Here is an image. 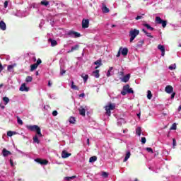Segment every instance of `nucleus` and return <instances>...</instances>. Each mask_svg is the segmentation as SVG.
<instances>
[{
	"instance_id": "obj_16",
	"label": "nucleus",
	"mask_w": 181,
	"mask_h": 181,
	"mask_svg": "<svg viewBox=\"0 0 181 181\" xmlns=\"http://www.w3.org/2000/svg\"><path fill=\"white\" fill-rule=\"evenodd\" d=\"M20 91H29V88L26 87L25 83H23L20 87Z\"/></svg>"
},
{
	"instance_id": "obj_6",
	"label": "nucleus",
	"mask_w": 181,
	"mask_h": 181,
	"mask_svg": "<svg viewBox=\"0 0 181 181\" xmlns=\"http://www.w3.org/2000/svg\"><path fill=\"white\" fill-rule=\"evenodd\" d=\"M68 36H71V37H81V34L78 32L71 30L67 33Z\"/></svg>"
},
{
	"instance_id": "obj_31",
	"label": "nucleus",
	"mask_w": 181,
	"mask_h": 181,
	"mask_svg": "<svg viewBox=\"0 0 181 181\" xmlns=\"http://www.w3.org/2000/svg\"><path fill=\"white\" fill-rule=\"evenodd\" d=\"M94 64L95 66H103V62H102L101 59H98L94 62Z\"/></svg>"
},
{
	"instance_id": "obj_42",
	"label": "nucleus",
	"mask_w": 181,
	"mask_h": 181,
	"mask_svg": "<svg viewBox=\"0 0 181 181\" xmlns=\"http://www.w3.org/2000/svg\"><path fill=\"white\" fill-rule=\"evenodd\" d=\"M101 176L103 177H108V173L107 172H102Z\"/></svg>"
},
{
	"instance_id": "obj_3",
	"label": "nucleus",
	"mask_w": 181,
	"mask_h": 181,
	"mask_svg": "<svg viewBox=\"0 0 181 181\" xmlns=\"http://www.w3.org/2000/svg\"><path fill=\"white\" fill-rule=\"evenodd\" d=\"M115 108V103H109L107 105L105 106L106 115H107L108 117H111V111H112Z\"/></svg>"
},
{
	"instance_id": "obj_33",
	"label": "nucleus",
	"mask_w": 181,
	"mask_h": 181,
	"mask_svg": "<svg viewBox=\"0 0 181 181\" xmlns=\"http://www.w3.org/2000/svg\"><path fill=\"white\" fill-rule=\"evenodd\" d=\"M16 134V132H12V131H8L7 132V136H13V135H15Z\"/></svg>"
},
{
	"instance_id": "obj_10",
	"label": "nucleus",
	"mask_w": 181,
	"mask_h": 181,
	"mask_svg": "<svg viewBox=\"0 0 181 181\" xmlns=\"http://www.w3.org/2000/svg\"><path fill=\"white\" fill-rule=\"evenodd\" d=\"M158 49L160 50L161 52V56H165V52H166V49L165 48V46L162 45H158Z\"/></svg>"
},
{
	"instance_id": "obj_49",
	"label": "nucleus",
	"mask_w": 181,
	"mask_h": 181,
	"mask_svg": "<svg viewBox=\"0 0 181 181\" xmlns=\"http://www.w3.org/2000/svg\"><path fill=\"white\" fill-rule=\"evenodd\" d=\"M57 114H58L57 110H54L52 112L53 117H57Z\"/></svg>"
},
{
	"instance_id": "obj_5",
	"label": "nucleus",
	"mask_w": 181,
	"mask_h": 181,
	"mask_svg": "<svg viewBox=\"0 0 181 181\" xmlns=\"http://www.w3.org/2000/svg\"><path fill=\"white\" fill-rule=\"evenodd\" d=\"M156 23H158V25H162L163 28H166V25H168V21L162 20V18H160V17L159 16H156Z\"/></svg>"
},
{
	"instance_id": "obj_4",
	"label": "nucleus",
	"mask_w": 181,
	"mask_h": 181,
	"mask_svg": "<svg viewBox=\"0 0 181 181\" xmlns=\"http://www.w3.org/2000/svg\"><path fill=\"white\" fill-rule=\"evenodd\" d=\"M122 95H127V94H134V90L129 88V85L127 84L123 86V90L121 92Z\"/></svg>"
},
{
	"instance_id": "obj_9",
	"label": "nucleus",
	"mask_w": 181,
	"mask_h": 181,
	"mask_svg": "<svg viewBox=\"0 0 181 181\" xmlns=\"http://www.w3.org/2000/svg\"><path fill=\"white\" fill-rule=\"evenodd\" d=\"M165 91L168 94H171V93H173V87L170 85H168L165 87Z\"/></svg>"
},
{
	"instance_id": "obj_28",
	"label": "nucleus",
	"mask_w": 181,
	"mask_h": 181,
	"mask_svg": "<svg viewBox=\"0 0 181 181\" xmlns=\"http://www.w3.org/2000/svg\"><path fill=\"white\" fill-rule=\"evenodd\" d=\"M142 132V130L141 129V127H137L136 129V134L139 136H141V134Z\"/></svg>"
},
{
	"instance_id": "obj_44",
	"label": "nucleus",
	"mask_w": 181,
	"mask_h": 181,
	"mask_svg": "<svg viewBox=\"0 0 181 181\" xmlns=\"http://www.w3.org/2000/svg\"><path fill=\"white\" fill-rule=\"evenodd\" d=\"M122 50V47H121L119 49V51L117 52V57H119V56H121V51Z\"/></svg>"
},
{
	"instance_id": "obj_36",
	"label": "nucleus",
	"mask_w": 181,
	"mask_h": 181,
	"mask_svg": "<svg viewBox=\"0 0 181 181\" xmlns=\"http://www.w3.org/2000/svg\"><path fill=\"white\" fill-rule=\"evenodd\" d=\"M81 77L83 78L84 83L87 82V81L88 80V75L84 76V74H82Z\"/></svg>"
},
{
	"instance_id": "obj_12",
	"label": "nucleus",
	"mask_w": 181,
	"mask_h": 181,
	"mask_svg": "<svg viewBox=\"0 0 181 181\" xmlns=\"http://www.w3.org/2000/svg\"><path fill=\"white\" fill-rule=\"evenodd\" d=\"M129 78H131V74H129L124 76L123 78H122V81L123 83H128V81H129Z\"/></svg>"
},
{
	"instance_id": "obj_59",
	"label": "nucleus",
	"mask_w": 181,
	"mask_h": 181,
	"mask_svg": "<svg viewBox=\"0 0 181 181\" xmlns=\"http://www.w3.org/2000/svg\"><path fill=\"white\" fill-rule=\"evenodd\" d=\"M87 144H88V146H90V139H87Z\"/></svg>"
},
{
	"instance_id": "obj_27",
	"label": "nucleus",
	"mask_w": 181,
	"mask_h": 181,
	"mask_svg": "<svg viewBox=\"0 0 181 181\" xmlns=\"http://www.w3.org/2000/svg\"><path fill=\"white\" fill-rule=\"evenodd\" d=\"M71 88H72V90H77L78 91V87L76 85H74V81L71 82Z\"/></svg>"
},
{
	"instance_id": "obj_7",
	"label": "nucleus",
	"mask_w": 181,
	"mask_h": 181,
	"mask_svg": "<svg viewBox=\"0 0 181 181\" xmlns=\"http://www.w3.org/2000/svg\"><path fill=\"white\" fill-rule=\"evenodd\" d=\"M35 162H37V163H40V165H47L49 163V161L47 160H43L42 158H36L35 159Z\"/></svg>"
},
{
	"instance_id": "obj_37",
	"label": "nucleus",
	"mask_w": 181,
	"mask_h": 181,
	"mask_svg": "<svg viewBox=\"0 0 181 181\" xmlns=\"http://www.w3.org/2000/svg\"><path fill=\"white\" fill-rule=\"evenodd\" d=\"M168 69H169V70H175L176 69V64L169 66Z\"/></svg>"
},
{
	"instance_id": "obj_11",
	"label": "nucleus",
	"mask_w": 181,
	"mask_h": 181,
	"mask_svg": "<svg viewBox=\"0 0 181 181\" xmlns=\"http://www.w3.org/2000/svg\"><path fill=\"white\" fill-rule=\"evenodd\" d=\"M102 11H103V13H108V12H110V8H108L107 7L105 4L103 3L102 4Z\"/></svg>"
},
{
	"instance_id": "obj_35",
	"label": "nucleus",
	"mask_w": 181,
	"mask_h": 181,
	"mask_svg": "<svg viewBox=\"0 0 181 181\" xmlns=\"http://www.w3.org/2000/svg\"><path fill=\"white\" fill-rule=\"evenodd\" d=\"M147 98L151 100L152 98V92L151 90L147 91Z\"/></svg>"
},
{
	"instance_id": "obj_46",
	"label": "nucleus",
	"mask_w": 181,
	"mask_h": 181,
	"mask_svg": "<svg viewBox=\"0 0 181 181\" xmlns=\"http://www.w3.org/2000/svg\"><path fill=\"white\" fill-rule=\"evenodd\" d=\"M13 69V65H8L7 67V70L8 71H11V70H12Z\"/></svg>"
},
{
	"instance_id": "obj_57",
	"label": "nucleus",
	"mask_w": 181,
	"mask_h": 181,
	"mask_svg": "<svg viewBox=\"0 0 181 181\" xmlns=\"http://www.w3.org/2000/svg\"><path fill=\"white\" fill-rule=\"evenodd\" d=\"M0 107H1V108H2V110H4L5 108V106L2 105V103L0 104Z\"/></svg>"
},
{
	"instance_id": "obj_61",
	"label": "nucleus",
	"mask_w": 181,
	"mask_h": 181,
	"mask_svg": "<svg viewBox=\"0 0 181 181\" xmlns=\"http://www.w3.org/2000/svg\"><path fill=\"white\" fill-rule=\"evenodd\" d=\"M84 95H85L84 93H81L79 95V97H84Z\"/></svg>"
},
{
	"instance_id": "obj_22",
	"label": "nucleus",
	"mask_w": 181,
	"mask_h": 181,
	"mask_svg": "<svg viewBox=\"0 0 181 181\" xmlns=\"http://www.w3.org/2000/svg\"><path fill=\"white\" fill-rule=\"evenodd\" d=\"M38 66L36 64L30 65V71H35L37 69Z\"/></svg>"
},
{
	"instance_id": "obj_20",
	"label": "nucleus",
	"mask_w": 181,
	"mask_h": 181,
	"mask_svg": "<svg viewBox=\"0 0 181 181\" xmlns=\"http://www.w3.org/2000/svg\"><path fill=\"white\" fill-rule=\"evenodd\" d=\"M121 53L122 56H127V54H128V48H122Z\"/></svg>"
},
{
	"instance_id": "obj_19",
	"label": "nucleus",
	"mask_w": 181,
	"mask_h": 181,
	"mask_svg": "<svg viewBox=\"0 0 181 181\" xmlns=\"http://www.w3.org/2000/svg\"><path fill=\"white\" fill-rule=\"evenodd\" d=\"M142 32L145 33L147 37H151V39H153V35H151V33H148L145 29H142Z\"/></svg>"
},
{
	"instance_id": "obj_43",
	"label": "nucleus",
	"mask_w": 181,
	"mask_h": 181,
	"mask_svg": "<svg viewBox=\"0 0 181 181\" xmlns=\"http://www.w3.org/2000/svg\"><path fill=\"white\" fill-rule=\"evenodd\" d=\"M176 146V139H173V148L175 149Z\"/></svg>"
},
{
	"instance_id": "obj_52",
	"label": "nucleus",
	"mask_w": 181,
	"mask_h": 181,
	"mask_svg": "<svg viewBox=\"0 0 181 181\" xmlns=\"http://www.w3.org/2000/svg\"><path fill=\"white\" fill-rule=\"evenodd\" d=\"M66 74V70H64V69L61 70V71H60L61 76H63V74Z\"/></svg>"
},
{
	"instance_id": "obj_41",
	"label": "nucleus",
	"mask_w": 181,
	"mask_h": 181,
	"mask_svg": "<svg viewBox=\"0 0 181 181\" xmlns=\"http://www.w3.org/2000/svg\"><path fill=\"white\" fill-rule=\"evenodd\" d=\"M146 151H147V152H149L151 153H153V150L152 149V148L147 147L146 148Z\"/></svg>"
},
{
	"instance_id": "obj_26",
	"label": "nucleus",
	"mask_w": 181,
	"mask_h": 181,
	"mask_svg": "<svg viewBox=\"0 0 181 181\" xmlns=\"http://www.w3.org/2000/svg\"><path fill=\"white\" fill-rule=\"evenodd\" d=\"M33 139L34 144H40V141L39 140V138H37V135H35Z\"/></svg>"
},
{
	"instance_id": "obj_2",
	"label": "nucleus",
	"mask_w": 181,
	"mask_h": 181,
	"mask_svg": "<svg viewBox=\"0 0 181 181\" xmlns=\"http://www.w3.org/2000/svg\"><path fill=\"white\" fill-rule=\"evenodd\" d=\"M139 35V30L132 29L129 33V36L130 37V43H132L135 40V37Z\"/></svg>"
},
{
	"instance_id": "obj_8",
	"label": "nucleus",
	"mask_w": 181,
	"mask_h": 181,
	"mask_svg": "<svg viewBox=\"0 0 181 181\" xmlns=\"http://www.w3.org/2000/svg\"><path fill=\"white\" fill-rule=\"evenodd\" d=\"M90 25V21L88 19H83L82 21V28L83 29H87Z\"/></svg>"
},
{
	"instance_id": "obj_14",
	"label": "nucleus",
	"mask_w": 181,
	"mask_h": 181,
	"mask_svg": "<svg viewBox=\"0 0 181 181\" xmlns=\"http://www.w3.org/2000/svg\"><path fill=\"white\" fill-rule=\"evenodd\" d=\"M2 154H3V156L6 157V156H9V155H12V153H11V151L6 150V148H4L2 150Z\"/></svg>"
},
{
	"instance_id": "obj_15",
	"label": "nucleus",
	"mask_w": 181,
	"mask_h": 181,
	"mask_svg": "<svg viewBox=\"0 0 181 181\" xmlns=\"http://www.w3.org/2000/svg\"><path fill=\"white\" fill-rule=\"evenodd\" d=\"M78 112L80 115H81L82 117H86V109H84V107L81 106V107L78 109Z\"/></svg>"
},
{
	"instance_id": "obj_38",
	"label": "nucleus",
	"mask_w": 181,
	"mask_h": 181,
	"mask_svg": "<svg viewBox=\"0 0 181 181\" xmlns=\"http://www.w3.org/2000/svg\"><path fill=\"white\" fill-rule=\"evenodd\" d=\"M3 101H4L5 105H6V104H8V103H9V98H8V97H4V98H3Z\"/></svg>"
},
{
	"instance_id": "obj_56",
	"label": "nucleus",
	"mask_w": 181,
	"mask_h": 181,
	"mask_svg": "<svg viewBox=\"0 0 181 181\" xmlns=\"http://www.w3.org/2000/svg\"><path fill=\"white\" fill-rule=\"evenodd\" d=\"M110 76H111V71H107V77H110Z\"/></svg>"
},
{
	"instance_id": "obj_45",
	"label": "nucleus",
	"mask_w": 181,
	"mask_h": 181,
	"mask_svg": "<svg viewBox=\"0 0 181 181\" xmlns=\"http://www.w3.org/2000/svg\"><path fill=\"white\" fill-rule=\"evenodd\" d=\"M35 64L39 66L40 64H42V59L39 58Z\"/></svg>"
},
{
	"instance_id": "obj_60",
	"label": "nucleus",
	"mask_w": 181,
	"mask_h": 181,
	"mask_svg": "<svg viewBox=\"0 0 181 181\" xmlns=\"http://www.w3.org/2000/svg\"><path fill=\"white\" fill-rule=\"evenodd\" d=\"M113 69H114L113 67H110L108 71H112Z\"/></svg>"
},
{
	"instance_id": "obj_30",
	"label": "nucleus",
	"mask_w": 181,
	"mask_h": 181,
	"mask_svg": "<svg viewBox=\"0 0 181 181\" xmlns=\"http://www.w3.org/2000/svg\"><path fill=\"white\" fill-rule=\"evenodd\" d=\"M76 175H73L71 177H64V180H66V181H71L72 180V179H76Z\"/></svg>"
},
{
	"instance_id": "obj_50",
	"label": "nucleus",
	"mask_w": 181,
	"mask_h": 181,
	"mask_svg": "<svg viewBox=\"0 0 181 181\" xmlns=\"http://www.w3.org/2000/svg\"><path fill=\"white\" fill-rule=\"evenodd\" d=\"M144 43H145V40H141L139 42L137 46H141V45H144Z\"/></svg>"
},
{
	"instance_id": "obj_64",
	"label": "nucleus",
	"mask_w": 181,
	"mask_h": 181,
	"mask_svg": "<svg viewBox=\"0 0 181 181\" xmlns=\"http://www.w3.org/2000/svg\"><path fill=\"white\" fill-rule=\"evenodd\" d=\"M120 75H121V76H124V72L120 71Z\"/></svg>"
},
{
	"instance_id": "obj_13",
	"label": "nucleus",
	"mask_w": 181,
	"mask_h": 181,
	"mask_svg": "<svg viewBox=\"0 0 181 181\" xmlns=\"http://www.w3.org/2000/svg\"><path fill=\"white\" fill-rule=\"evenodd\" d=\"M69 156H71V153H67L66 151H63L62 153V158L66 159V158H69Z\"/></svg>"
},
{
	"instance_id": "obj_34",
	"label": "nucleus",
	"mask_w": 181,
	"mask_h": 181,
	"mask_svg": "<svg viewBox=\"0 0 181 181\" xmlns=\"http://www.w3.org/2000/svg\"><path fill=\"white\" fill-rule=\"evenodd\" d=\"M17 122L19 125H23V121L18 116H17Z\"/></svg>"
},
{
	"instance_id": "obj_40",
	"label": "nucleus",
	"mask_w": 181,
	"mask_h": 181,
	"mask_svg": "<svg viewBox=\"0 0 181 181\" xmlns=\"http://www.w3.org/2000/svg\"><path fill=\"white\" fill-rule=\"evenodd\" d=\"M40 4L42 5H43L44 6H47V5H49V1H42Z\"/></svg>"
},
{
	"instance_id": "obj_18",
	"label": "nucleus",
	"mask_w": 181,
	"mask_h": 181,
	"mask_svg": "<svg viewBox=\"0 0 181 181\" xmlns=\"http://www.w3.org/2000/svg\"><path fill=\"white\" fill-rule=\"evenodd\" d=\"M80 46L78 45H76L71 47V50L68 51L67 53H73L74 50H78Z\"/></svg>"
},
{
	"instance_id": "obj_62",
	"label": "nucleus",
	"mask_w": 181,
	"mask_h": 181,
	"mask_svg": "<svg viewBox=\"0 0 181 181\" xmlns=\"http://www.w3.org/2000/svg\"><path fill=\"white\" fill-rule=\"evenodd\" d=\"M100 65H97V66L95 67V69H98V68L100 67Z\"/></svg>"
},
{
	"instance_id": "obj_21",
	"label": "nucleus",
	"mask_w": 181,
	"mask_h": 181,
	"mask_svg": "<svg viewBox=\"0 0 181 181\" xmlns=\"http://www.w3.org/2000/svg\"><path fill=\"white\" fill-rule=\"evenodd\" d=\"M49 41L51 42V46H52V47H54V46H57V41H56L55 40L49 38Z\"/></svg>"
},
{
	"instance_id": "obj_55",
	"label": "nucleus",
	"mask_w": 181,
	"mask_h": 181,
	"mask_svg": "<svg viewBox=\"0 0 181 181\" xmlns=\"http://www.w3.org/2000/svg\"><path fill=\"white\" fill-rule=\"evenodd\" d=\"M176 95V93H173L171 95V100H173V98H175V96Z\"/></svg>"
},
{
	"instance_id": "obj_58",
	"label": "nucleus",
	"mask_w": 181,
	"mask_h": 181,
	"mask_svg": "<svg viewBox=\"0 0 181 181\" xmlns=\"http://www.w3.org/2000/svg\"><path fill=\"white\" fill-rule=\"evenodd\" d=\"M48 86L52 87V83L50 82V81L48 82Z\"/></svg>"
},
{
	"instance_id": "obj_47",
	"label": "nucleus",
	"mask_w": 181,
	"mask_h": 181,
	"mask_svg": "<svg viewBox=\"0 0 181 181\" xmlns=\"http://www.w3.org/2000/svg\"><path fill=\"white\" fill-rule=\"evenodd\" d=\"M170 129L176 130V123H173L172 127H170Z\"/></svg>"
},
{
	"instance_id": "obj_53",
	"label": "nucleus",
	"mask_w": 181,
	"mask_h": 181,
	"mask_svg": "<svg viewBox=\"0 0 181 181\" xmlns=\"http://www.w3.org/2000/svg\"><path fill=\"white\" fill-rule=\"evenodd\" d=\"M136 21H139V19H142V16H137L136 18H135Z\"/></svg>"
},
{
	"instance_id": "obj_29",
	"label": "nucleus",
	"mask_w": 181,
	"mask_h": 181,
	"mask_svg": "<svg viewBox=\"0 0 181 181\" xmlns=\"http://www.w3.org/2000/svg\"><path fill=\"white\" fill-rule=\"evenodd\" d=\"M95 160H97V156H93L89 158V162L90 163H93V162H95Z\"/></svg>"
},
{
	"instance_id": "obj_32",
	"label": "nucleus",
	"mask_w": 181,
	"mask_h": 181,
	"mask_svg": "<svg viewBox=\"0 0 181 181\" xmlns=\"http://www.w3.org/2000/svg\"><path fill=\"white\" fill-rule=\"evenodd\" d=\"M33 78L32 76H27L25 78L26 83H32Z\"/></svg>"
},
{
	"instance_id": "obj_1",
	"label": "nucleus",
	"mask_w": 181,
	"mask_h": 181,
	"mask_svg": "<svg viewBox=\"0 0 181 181\" xmlns=\"http://www.w3.org/2000/svg\"><path fill=\"white\" fill-rule=\"evenodd\" d=\"M26 128L28 129L29 131L35 132L37 133L38 136L42 137V132H40V127L37 125H28L26 126Z\"/></svg>"
},
{
	"instance_id": "obj_54",
	"label": "nucleus",
	"mask_w": 181,
	"mask_h": 181,
	"mask_svg": "<svg viewBox=\"0 0 181 181\" xmlns=\"http://www.w3.org/2000/svg\"><path fill=\"white\" fill-rule=\"evenodd\" d=\"M8 1H6L4 2V8H8Z\"/></svg>"
},
{
	"instance_id": "obj_39",
	"label": "nucleus",
	"mask_w": 181,
	"mask_h": 181,
	"mask_svg": "<svg viewBox=\"0 0 181 181\" xmlns=\"http://www.w3.org/2000/svg\"><path fill=\"white\" fill-rule=\"evenodd\" d=\"M69 122L70 124H74V122H76V119L74 117H71L69 118Z\"/></svg>"
},
{
	"instance_id": "obj_48",
	"label": "nucleus",
	"mask_w": 181,
	"mask_h": 181,
	"mask_svg": "<svg viewBox=\"0 0 181 181\" xmlns=\"http://www.w3.org/2000/svg\"><path fill=\"white\" fill-rule=\"evenodd\" d=\"M141 144H146V138L145 137L141 138Z\"/></svg>"
},
{
	"instance_id": "obj_51",
	"label": "nucleus",
	"mask_w": 181,
	"mask_h": 181,
	"mask_svg": "<svg viewBox=\"0 0 181 181\" xmlns=\"http://www.w3.org/2000/svg\"><path fill=\"white\" fill-rule=\"evenodd\" d=\"M4 70V66H2V64L0 62V74Z\"/></svg>"
},
{
	"instance_id": "obj_17",
	"label": "nucleus",
	"mask_w": 181,
	"mask_h": 181,
	"mask_svg": "<svg viewBox=\"0 0 181 181\" xmlns=\"http://www.w3.org/2000/svg\"><path fill=\"white\" fill-rule=\"evenodd\" d=\"M0 29L1 30H6V24L4 21H0Z\"/></svg>"
},
{
	"instance_id": "obj_63",
	"label": "nucleus",
	"mask_w": 181,
	"mask_h": 181,
	"mask_svg": "<svg viewBox=\"0 0 181 181\" xmlns=\"http://www.w3.org/2000/svg\"><path fill=\"white\" fill-rule=\"evenodd\" d=\"M181 110V105H180L179 107H178V111H180Z\"/></svg>"
},
{
	"instance_id": "obj_24",
	"label": "nucleus",
	"mask_w": 181,
	"mask_h": 181,
	"mask_svg": "<svg viewBox=\"0 0 181 181\" xmlns=\"http://www.w3.org/2000/svg\"><path fill=\"white\" fill-rule=\"evenodd\" d=\"M93 74H94V76H95L96 78H100V70L96 69L95 71H93Z\"/></svg>"
},
{
	"instance_id": "obj_23",
	"label": "nucleus",
	"mask_w": 181,
	"mask_h": 181,
	"mask_svg": "<svg viewBox=\"0 0 181 181\" xmlns=\"http://www.w3.org/2000/svg\"><path fill=\"white\" fill-rule=\"evenodd\" d=\"M144 26H145V28H146V29H148V30H155V28H153V27H151L149 24L148 23H144L143 24Z\"/></svg>"
},
{
	"instance_id": "obj_25",
	"label": "nucleus",
	"mask_w": 181,
	"mask_h": 181,
	"mask_svg": "<svg viewBox=\"0 0 181 181\" xmlns=\"http://www.w3.org/2000/svg\"><path fill=\"white\" fill-rule=\"evenodd\" d=\"M130 157H131V152L128 151L126 153V156H125L124 159V162H127V160H128V159H129Z\"/></svg>"
}]
</instances>
